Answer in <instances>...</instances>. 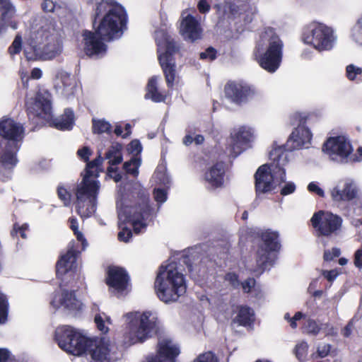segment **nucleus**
I'll return each mask as SVG.
<instances>
[{
    "label": "nucleus",
    "instance_id": "40",
    "mask_svg": "<svg viewBox=\"0 0 362 362\" xmlns=\"http://www.w3.org/2000/svg\"><path fill=\"white\" fill-rule=\"evenodd\" d=\"M351 38L356 44L362 46V14L351 28Z\"/></svg>",
    "mask_w": 362,
    "mask_h": 362
},
{
    "label": "nucleus",
    "instance_id": "24",
    "mask_svg": "<svg viewBox=\"0 0 362 362\" xmlns=\"http://www.w3.org/2000/svg\"><path fill=\"white\" fill-rule=\"evenodd\" d=\"M313 133L303 124H299L291 132L287 140V146L291 150L308 148L311 146Z\"/></svg>",
    "mask_w": 362,
    "mask_h": 362
},
{
    "label": "nucleus",
    "instance_id": "45",
    "mask_svg": "<svg viewBox=\"0 0 362 362\" xmlns=\"http://www.w3.org/2000/svg\"><path fill=\"white\" fill-rule=\"evenodd\" d=\"M308 345L305 341H301L296 344L295 348V354L299 361L305 358L308 354Z\"/></svg>",
    "mask_w": 362,
    "mask_h": 362
},
{
    "label": "nucleus",
    "instance_id": "63",
    "mask_svg": "<svg viewBox=\"0 0 362 362\" xmlns=\"http://www.w3.org/2000/svg\"><path fill=\"white\" fill-rule=\"evenodd\" d=\"M305 315L301 313V312H297L296 314L292 317L291 322L289 323L292 329H296L298 327L297 322L303 318H304Z\"/></svg>",
    "mask_w": 362,
    "mask_h": 362
},
{
    "label": "nucleus",
    "instance_id": "64",
    "mask_svg": "<svg viewBox=\"0 0 362 362\" xmlns=\"http://www.w3.org/2000/svg\"><path fill=\"white\" fill-rule=\"evenodd\" d=\"M330 351V345L327 344H322L317 348V353L320 357L324 358L328 355Z\"/></svg>",
    "mask_w": 362,
    "mask_h": 362
},
{
    "label": "nucleus",
    "instance_id": "9",
    "mask_svg": "<svg viewBox=\"0 0 362 362\" xmlns=\"http://www.w3.org/2000/svg\"><path fill=\"white\" fill-rule=\"evenodd\" d=\"M129 195L119 189L117 198V209L119 222L130 223L136 233L141 232L151 220V209L147 202L132 206Z\"/></svg>",
    "mask_w": 362,
    "mask_h": 362
},
{
    "label": "nucleus",
    "instance_id": "16",
    "mask_svg": "<svg viewBox=\"0 0 362 362\" xmlns=\"http://www.w3.org/2000/svg\"><path fill=\"white\" fill-rule=\"evenodd\" d=\"M49 305L53 310L61 309L69 313L81 312L84 308L82 301L76 298L74 291L62 288L53 293Z\"/></svg>",
    "mask_w": 362,
    "mask_h": 362
},
{
    "label": "nucleus",
    "instance_id": "54",
    "mask_svg": "<svg viewBox=\"0 0 362 362\" xmlns=\"http://www.w3.org/2000/svg\"><path fill=\"white\" fill-rule=\"evenodd\" d=\"M296 185L293 182H285L281 189V194L283 196L291 194L296 191Z\"/></svg>",
    "mask_w": 362,
    "mask_h": 362
},
{
    "label": "nucleus",
    "instance_id": "56",
    "mask_svg": "<svg viewBox=\"0 0 362 362\" xmlns=\"http://www.w3.org/2000/svg\"><path fill=\"white\" fill-rule=\"evenodd\" d=\"M216 50L212 47H209L204 52L200 53V58L208 61L214 60L216 55Z\"/></svg>",
    "mask_w": 362,
    "mask_h": 362
},
{
    "label": "nucleus",
    "instance_id": "61",
    "mask_svg": "<svg viewBox=\"0 0 362 362\" xmlns=\"http://www.w3.org/2000/svg\"><path fill=\"white\" fill-rule=\"evenodd\" d=\"M107 175L115 182H119L122 179V175L117 173V168H114L112 165L107 168Z\"/></svg>",
    "mask_w": 362,
    "mask_h": 362
},
{
    "label": "nucleus",
    "instance_id": "55",
    "mask_svg": "<svg viewBox=\"0 0 362 362\" xmlns=\"http://www.w3.org/2000/svg\"><path fill=\"white\" fill-rule=\"evenodd\" d=\"M132 238V232L129 228L126 227L122 228V230L118 233V239L120 241L128 242Z\"/></svg>",
    "mask_w": 362,
    "mask_h": 362
},
{
    "label": "nucleus",
    "instance_id": "50",
    "mask_svg": "<svg viewBox=\"0 0 362 362\" xmlns=\"http://www.w3.org/2000/svg\"><path fill=\"white\" fill-rule=\"evenodd\" d=\"M341 250L338 247H332L331 249L325 250L324 252L323 259L326 262L332 261L334 258L339 257Z\"/></svg>",
    "mask_w": 362,
    "mask_h": 362
},
{
    "label": "nucleus",
    "instance_id": "62",
    "mask_svg": "<svg viewBox=\"0 0 362 362\" xmlns=\"http://www.w3.org/2000/svg\"><path fill=\"white\" fill-rule=\"evenodd\" d=\"M354 262L356 267L362 269V247L355 252Z\"/></svg>",
    "mask_w": 362,
    "mask_h": 362
},
{
    "label": "nucleus",
    "instance_id": "43",
    "mask_svg": "<svg viewBox=\"0 0 362 362\" xmlns=\"http://www.w3.org/2000/svg\"><path fill=\"white\" fill-rule=\"evenodd\" d=\"M303 331L308 334H310L313 335H317L320 330V327L317 325V323L311 319H308L305 325L303 327Z\"/></svg>",
    "mask_w": 362,
    "mask_h": 362
},
{
    "label": "nucleus",
    "instance_id": "6",
    "mask_svg": "<svg viewBox=\"0 0 362 362\" xmlns=\"http://www.w3.org/2000/svg\"><path fill=\"white\" fill-rule=\"evenodd\" d=\"M23 124L11 117L0 119V168L10 171L18 163L17 153L25 136Z\"/></svg>",
    "mask_w": 362,
    "mask_h": 362
},
{
    "label": "nucleus",
    "instance_id": "34",
    "mask_svg": "<svg viewBox=\"0 0 362 362\" xmlns=\"http://www.w3.org/2000/svg\"><path fill=\"white\" fill-rule=\"evenodd\" d=\"M94 322L97 329L102 334L108 333L110 330L109 325L112 324V319L110 316L104 312H98L95 314Z\"/></svg>",
    "mask_w": 362,
    "mask_h": 362
},
{
    "label": "nucleus",
    "instance_id": "42",
    "mask_svg": "<svg viewBox=\"0 0 362 362\" xmlns=\"http://www.w3.org/2000/svg\"><path fill=\"white\" fill-rule=\"evenodd\" d=\"M69 223L70 228L73 230L77 240L81 243L83 250H84L86 247L88 245V243L83 234L78 230V223L77 219L76 218H71L69 219Z\"/></svg>",
    "mask_w": 362,
    "mask_h": 362
},
{
    "label": "nucleus",
    "instance_id": "49",
    "mask_svg": "<svg viewBox=\"0 0 362 362\" xmlns=\"http://www.w3.org/2000/svg\"><path fill=\"white\" fill-rule=\"evenodd\" d=\"M193 362H218V359L212 352L207 351L199 354Z\"/></svg>",
    "mask_w": 362,
    "mask_h": 362
},
{
    "label": "nucleus",
    "instance_id": "37",
    "mask_svg": "<svg viewBox=\"0 0 362 362\" xmlns=\"http://www.w3.org/2000/svg\"><path fill=\"white\" fill-rule=\"evenodd\" d=\"M111 128L110 122L104 119L93 118L92 119V129L94 134L108 133Z\"/></svg>",
    "mask_w": 362,
    "mask_h": 362
},
{
    "label": "nucleus",
    "instance_id": "1",
    "mask_svg": "<svg viewBox=\"0 0 362 362\" xmlns=\"http://www.w3.org/2000/svg\"><path fill=\"white\" fill-rule=\"evenodd\" d=\"M54 340L66 353L75 356H90V362H111L112 345L105 337H88L82 331L69 325L58 327Z\"/></svg>",
    "mask_w": 362,
    "mask_h": 362
},
{
    "label": "nucleus",
    "instance_id": "3",
    "mask_svg": "<svg viewBox=\"0 0 362 362\" xmlns=\"http://www.w3.org/2000/svg\"><path fill=\"white\" fill-rule=\"evenodd\" d=\"M127 23L124 8L115 0H101L95 4L93 25L100 37L107 41L120 38Z\"/></svg>",
    "mask_w": 362,
    "mask_h": 362
},
{
    "label": "nucleus",
    "instance_id": "47",
    "mask_svg": "<svg viewBox=\"0 0 362 362\" xmlns=\"http://www.w3.org/2000/svg\"><path fill=\"white\" fill-rule=\"evenodd\" d=\"M8 302L6 297L0 292V323H4L7 317Z\"/></svg>",
    "mask_w": 362,
    "mask_h": 362
},
{
    "label": "nucleus",
    "instance_id": "19",
    "mask_svg": "<svg viewBox=\"0 0 362 362\" xmlns=\"http://www.w3.org/2000/svg\"><path fill=\"white\" fill-rule=\"evenodd\" d=\"M255 131L249 126H239L234 128L230 133L232 146L230 153L237 156L243 151L250 148L255 139Z\"/></svg>",
    "mask_w": 362,
    "mask_h": 362
},
{
    "label": "nucleus",
    "instance_id": "28",
    "mask_svg": "<svg viewBox=\"0 0 362 362\" xmlns=\"http://www.w3.org/2000/svg\"><path fill=\"white\" fill-rule=\"evenodd\" d=\"M54 86L59 94L69 98L75 93L76 81L70 74L64 70H59L55 75Z\"/></svg>",
    "mask_w": 362,
    "mask_h": 362
},
{
    "label": "nucleus",
    "instance_id": "26",
    "mask_svg": "<svg viewBox=\"0 0 362 362\" xmlns=\"http://www.w3.org/2000/svg\"><path fill=\"white\" fill-rule=\"evenodd\" d=\"M128 276L126 272L119 267H110L107 272V284L115 294L122 296L128 288Z\"/></svg>",
    "mask_w": 362,
    "mask_h": 362
},
{
    "label": "nucleus",
    "instance_id": "27",
    "mask_svg": "<svg viewBox=\"0 0 362 362\" xmlns=\"http://www.w3.org/2000/svg\"><path fill=\"white\" fill-rule=\"evenodd\" d=\"M180 33L185 39L192 42L201 37L202 29L199 21L188 11L182 13Z\"/></svg>",
    "mask_w": 362,
    "mask_h": 362
},
{
    "label": "nucleus",
    "instance_id": "57",
    "mask_svg": "<svg viewBox=\"0 0 362 362\" xmlns=\"http://www.w3.org/2000/svg\"><path fill=\"white\" fill-rule=\"evenodd\" d=\"M362 161V146L357 148L356 152L350 154L348 163H359Z\"/></svg>",
    "mask_w": 362,
    "mask_h": 362
},
{
    "label": "nucleus",
    "instance_id": "11",
    "mask_svg": "<svg viewBox=\"0 0 362 362\" xmlns=\"http://www.w3.org/2000/svg\"><path fill=\"white\" fill-rule=\"evenodd\" d=\"M155 38L158 46V60L164 73L167 86L173 87L176 74V64L173 57L177 47L174 40L161 29L157 30Z\"/></svg>",
    "mask_w": 362,
    "mask_h": 362
},
{
    "label": "nucleus",
    "instance_id": "4",
    "mask_svg": "<svg viewBox=\"0 0 362 362\" xmlns=\"http://www.w3.org/2000/svg\"><path fill=\"white\" fill-rule=\"evenodd\" d=\"M27 40L34 52V55H30L27 50L25 51L28 59L51 60L62 51L59 32L51 21L42 20L39 24L33 25Z\"/></svg>",
    "mask_w": 362,
    "mask_h": 362
},
{
    "label": "nucleus",
    "instance_id": "8",
    "mask_svg": "<svg viewBox=\"0 0 362 362\" xmlns=\"http://www.w3.org/2000/svg\"><path fill=\"white\" fill-rule=\"evenodd\" d=\"M284 44L274 31L269 29L263 33L254 49L255 59L269 73H274L280 66Z\"/></svg>",
    "mask_w": 362,
    "mask_h": 362
},
{
    "label": "nucleus",
    "instance_id": "29",
    "mask_svg": "<svg viewBox=\"0 0 362 362\" xmlns=\"http://www.w3.org/2000/svg\"><path fill=\"white\" fill-rule=\"evenodd\" d=\"M225 168L223 163H216L210 167L204 173V180L212 188L223 186Z\"/></svg>",
    "mask_w": 362,
    "mask_h": 362
},
{
    "label": "nucleus",
    "instance_id": "20",
    "mask_svg": "<svg viewBox=\"0 0 362 362\" xmlns=\"http://www.w3.org/2000/svg\"><path fill=\"white\" fill-rule=\"evenodd\" d=\"M77 251L71 244L66 254L62 255L57 263V275L62 279V281H66L68 278L78 279L80 272L76 264Z\"/></svg>",
    "mask_w": 362,
    "mask_h": 362
},
{
    "label": "nucleus",
    "instance_id": "46",
    "mask_svg": "<svg viewBox=\"0 0 362 362\" xmlns=\"http://www.w3.org/2000/svg\"><path fill=\"white\" fill-rule=\"evenodd\" d=\"M22 49V37L18 33L16 35L11 45L9 47L8 52L11 55H15L21 52Z\"/></svg>",
    "mask_w": 362,
    "mask_h": 362
},
{
    "label": "nucleus",
    "instance_id": "5",
    "mask_svg": "<svg viewBox=\"0 0 362 362\" xmlns=\"http://www.w3.org/2000/svg\"><path fill=\"white\" fill-rule=\"evenodd\" d=\"M123 343L128 346L143 343L158 330L159 321L155 311L129 312L123 315Z\"/></svg>",
    "mask_w": 362,
    "mask_h": 362
},
{
    "label": "nucleus",
    "instance_id": "12",
    "mask_svg": "<svg viewBox=\"0 0 362 362\" xmlns=\"http://www.w3.org/2000/svg\"><path fill=\"white\" fill-rule=\"evenodd\" d=\"M262 245L257 252L256 266L252 272L256 275L261 274L272 265L270 252L276 251L280 247L279 233L276 231L267 230L262 233Z\"/></svg>",
    "mask_w": 362,
    "mask_h": 362
},
{
    "label": "nucleus",
    "instance_id": "60",
    "mask_svg": "<svg viewBox=\"0 0 362 362\" xmlns=\"http://www.w3.org/2000/svg\"><path fill=\"white\" fill-rule=\"evenodd\" d=\"M12 356V353L8 348L0 347V362H6Z\"/></svg>",
    "mask_w": 362,
    "mask_h": 362
},
{
    "label": "nucleus",
    "instance_id": "7",
    "mask_svg": "<svg viewBox=\"0 0 362 362\" xmlns=\"http://www.w3.org/2000/svg\"><path fill=\"white\" fill-rule=\"evenodd\" d=\"M154 285L158 298L165 303L177 301L187 290L185 278L175 262L160 267Z\"/></svg>",
    "mask_w": 362,
    "mask_h": 362
},
{
    "label": "nucleus",
    "instance_id": "21",
    "mask_svg": "<svg viewBox=\"0 0 362 362\" xmlns=\"http://www.w3.org/2000/svg\"><path fill=\"white\" fill-rule=\"evenodd\" d=\"M224 92L226 98L238 105L247 103L257 94L253 87L247 84L235 82L227 83L225 86Z\"/></svg>",
    "mask_w": 362,
    "mask_h": 362
},
{
    "label": "nucleus",
    "instance_id": "53",
    "mask_svg": "<svg viewBox=\"0 0 362 362\" xmlns=\"http://www.w3.org/2000/svg\"><path fill=\"white\" fill-rule=\"evenodd\" d=\"M225 281L234 288L240 286L238 276L234 273L227 274L225 276Z\"/></svg>",
    "mask_w": 362,
    "mask_h": 362
},
{
    "label": "nucleus",
    "instance_id": "33",
    "mask_svg": "<svg viewBox=\"0 0 362 362\" xmlns=\"http://www.w3.org/2000/svg\"><path fill=\"white\" fill-rule=\"evenodd\" d=\"M255 320L254 310L247 306L238 308V314L234 318V322L243 326L250 325Z\"/></svg>",
    "mask_w": 362,
    "mask_h": 362
},
{
    "label": "nucleus",
    "instance_id": "22",
    "mask_svg": "<svg viewBox=\"0 0 362 362\" xmlns=\"http://www.w3.org/2000/svg\"><path fill=\"white\" fill-rule=\"evenodd\" d=\"M180 353L177 344L170 339H163L158 341L156 354L148 356L143 362H174Z\"/></svg>",
    "mask_w": 362,
    "mask_h": 362
},
{
    "label": "nucleus",
    "instance_id": "25",
    "mask_svg": "<svg viewBox=\"0 0 362 362\" xmlns=\"http://www.w3.org/2000/svg\"><path fill=\"white\" fill-rule=\"evenodd\" d=\"M269 165L274 172L279 173V177L281 180H286L285 166L288 163V152L284 146L274 144L269 153Z\"/></svg>",
    "mask_w": 362,
    "mask_h": 362
},
{
    "label": "nucleus",
    "instance_id": "32",
    "mask_svg": "<svg viewBox=\"0 0 362 362\" xmlns=\"http://www.w3.org/2000/svg\"><path fill=\"white\" fill-rule=\"evenodd\" d=\"M1 13L0 16V33L6 31V22L16 16V8L10 0L4 1V4L0 7Z\"/></svg>",
    "mask_w": 362,
    "mask_h": 362
},
{
    "label": "nucleus",
    "instance_id": "13",
    "mask_svg": "<svg viewBox=\"0 0 362 362\" xmlns=\"http://www.w3.org/2000/svg\"><path fill=\"white\" fill-rule=\"evenodd\" d=\"M322 151L331 160L346 164L354 147L347 136L339 135L329 137L323 144Z\"/></svg>",
    "mask_w": 362,
    "mask_h": 362
},
{
    "label": "nucleus",
    "instance_id": "38",
    "mask_svg": "<svg viewBox=\"0 0 362 362\" xmlns=\"http://www.w3.org/2000/svg\"><path fill=\"white\" fill-rule=\"evenodd\" d=\"M346 76L351 81H360L362 79V67L353 64L347 65Z\"/></svg>",
    "mask_w": 362,
    "mask_h": 362
},
{
    "label": "nucleus",
    "instance_id": "35",
    "mask_svg": "<svg viewBox=\"0 0 362 362\" xmlns=\"http://www.w3.org/2000/svg\"><path fill=\"white\" fill-rule=\"evenodd\" d=\"M153 178L156 182L167 187H169L171 183L170 177L168 175L166 166L164 164H160L157 167Z\"/></svg>",
    "mask_w": 362,
    "mask_h": 362
},
{
    "label": "nucleus",
    "instance_id": "2",
    "mask_svg": "<svg viewBox=\"0 0 362 362\" xmlns=\"http://www.w3.org/2000/svg\"><path fill=\"white\" fill-rule=\"evenodd\" d=\"M122 146L119 143L112 144L105 154V159L110 165L122 161ZM101 150H98V156L86 165V175L76 189V211L82 218L90 217L96 210V198L100 188L96 177L102 171L100 165L104 158L101 156Z\"/></svg>",
    "mask_w": 362,
    "mask_h": 362
},
{
    "label": "nucleus",
    "instance_id": "59",
    "mask_svg": "<svg viewBox=\"0 0 362 362\" xmlns=\"http://www.w3.org/2000/svg\"><path fill=\"white\" fill-rule=\"evenodd\" d=\"M322 274L329 281H332L339 276V272L336 269L332 270H322Z\"/></svg>",
    "mask_w": 362,
    "mask_h": 362
},
{
    "label": "nucleus",
    "instance_id": "31",
    "mask_svg": "<svg viewBox=\"0 0 362 362\" xmlns=\"http://www.w3.org/2000/svg\"><path fill=\"white\" fill-rule=\"evenodd\" d=\"M75 123L74 112L70 109H66L64 113L59 117L52 121V125L59 130H71Z\"/></svg>",
    "mask_w": 362,
    "mask_h": 362
},
{
    "label": "nucleus",
    "instance_id": "41",
    "mask_svg": "<svg viewBox=\"0 0 362 362\" xmlns=\"http://www.w3.org/2000/svg\"><path fill=\"white\" fill-rule=\"evenodd\" d=\"M42 8L45 12H55L60 18L65 16L66 9L56 5L52 0H45L42 4Z\"/></svg>",
    "mask_w": 362,
    "mask_h": 362
},
{
    "label": "nucleus",
    "instance_id": "48",
    "mask_svg": "<svg viewBox=\"0 0 362 362\" xmlns=\"http://www.w3.org/2000/svg\"><path fill=\"white\" fill-rule=\"evenodd\" d=\"M153 197L158 204H162L165 202L168 199V192L166 189L155 188L153 190Z\"/></svg>",
    "mask_w": 362,
    "mask_h": 362
},
{
    "label": "nucleus",
    "instance_id": "18",
    "mask_svg": "<svg viewBox=\"0 0 362 362\" xmlns=\"http://www.w3.org/2000/svg\"><path fill=\"white\" fill-rule=\"evenodd\" d=\"M255 189L257 194L269 193L285 180L279 177V173L274 172L269 165L264 164L258 168L255 174Z\"/></svg>",
    "mask_w": 362,
    "mask_h": 362
},
{
    "label": "nucleus",
    "instance_id": "10",
    "mask_svg": "<svg viewBox=\"0 0 362 362\" xmlns=\"http://www.w3.org/2000/svg\"><path fill=\"white\" fill-rule=\"evenodd\" d=\"M302 41L319 52L332 50L337 41L334 29L324 23L312 22L302 31Z\"/></svg>",
    "mask_w": 362,
    "mask_h": 362
},
{
    "label": "nucleus",
    "instance_id": "30",
    "mask_svg": "<svg viewBox=\"0 0 362 362\" xmlns=\"http://www.w3.org/2000/svg\"><path fill=\"white\" fill-rule=\"evenodd\" d=\"M160 80V77L158 76H153L149 78L147 86H146V98L151 99L155 103L163 102L166 98L165 93L159 90L158 88V81Z\"/></svg>",
    "mask_w": 362,
    "mask_h": 362
},
{
    "label": "nucleus",
    "instance_id": "36",
    "mask_svg": "<svg viewBox=\"0 0 362 362\" xmlns=\"http://www.w3.org/2000/svg\"><path fill=\"white\" fill-rule=\"evenodd\" d=\"M240 285L245 293H251L257 298H262L264 296L261 287L256 285V281L253 278H248Z\"/></svg>",
    "mask_w": 362,
    "mask_h": 362
},
{
    "label": "nucleus",
    "instance_id": "52",
    "mask_svg": "<svg viewBox=\"0 0 362 362\" xmlns=\"http://www.w3.org/2000/svg\"><path fill=\"white\" fill-rule=\"evenodd\" d=\"M29 228L28 224L24 223L21 226H19L18 223H15L13 226V230L12 234L13 235H18V233L23 238H26L25 230H27Z\"/></svg>",
    "mask_w": 362,
    "mask_h": 362
},
{
    "label": "nucleus",
    "instance_id": "58",
    "mask_svg": "<svg viewBox=\"0 0 362 362\" xmlns=\"http://www.w3.org/2000/svg\"><path fill=\"white\" fill-rule=\"evenodd\" d=\"M308 189L310 192L315 193L320 197H324L325 195V193L322 189H321L318 185L314 182H310L308 185Z\"/></svg>",
    "mask_w": 362,
    "mask_h": 362
},
{
    "label": "nucleus",
    "instance_id": "51",
    "mask_svg": "<svg viewBox=\"0 0 362 362\" xmlns=\"http://www.w3.org/2000/svg\"><path fill=\"white\" fill-rule=\"evenodd\" d=\"M127 150L131 154L134 156V157H138V155L142 151V146L139 141L133 140L129 144Z\"/></svg>",
    "mask_w": 362,
    "mask_h": 362
},
{
    "label": "nucleus",
    "instance_id": "39",
    "mask_svg": "<svg viewBox=\"0 0 362 362\" xmlns=\"http://www.w3.org/2000/svg\"><path fill=\"white\" fill-rule=\"evenodd\" d=\"M141 163V159L139 157H132L129 161L124 163L123 168L127 173L136 177L139 175V168Z\"/></svg>",
    "mask_w": 362,
    "mask_h": 362
},
{
    "label": "nucleus",
    "instance_id": "17",
    "mask_svg": "<svg viewBox=\"0 0 362 362\" xmlns=\"http://www.w3.org/2000/svg\"><path fill=\"white\" fill-rule=\"evenodd\" d=\"M311 223L320 235L329 236L340 230L342 218L329 211H319L311 218Z\"/></svg>",
    "mask_w": 362,
    "mask_h": 362
},
{
    "label": "nucleus",
    "instance_id": "44",
    "mask_svg": "<svg viewBox=\"0 0 362 362\" xmlns=\"http://www.w3.org/2000/svg\"><path fill=\"white\" fill-rule=\"evenodd\" d=\"M59 198L64 202L65 206L71 203V194L70 191L64 186L59 185L57 189Z\"/></svg>",
    "mask_w": 362,
    "mask_h": 362
},
{
    "label": "nucleus",
    "instance_id": "15",
    "mask_svg": "<svg viewBox=\"0 0 362 362\" xmlns=\"http://www.w3.org/2000/svg\"><path fill=\"white\" fill-rule=\"evenodd\" d=\"M27 105L30 119L37 117L41 120L37 123L43 124L52 119L51 94L47 90H39L33 100L27 102Z\"/></svg>",
    "mask_w": 362,
    "mask_h": 362
},
{
    "label": "nucleus",
    "instance_id": "14",
    "mask_svg": "<svg viewBox=\"0 0 362 362\" xmlns=\"http://www.w3.org/2000/svg\"><path fill=\"white\" fill-rule=\"evenodd\" d=\"M331 199L337 204L349 203L358 197L359 187L357 181L351 177L339 180L329 189Z\"/></svg>",
    "mask_w": 362,
    "mask_h": 362
},
{
    "label": "nucleus",
    "instance_id": "23",
    "mask_svg": "<svg viewBox=\"0 0 362 362\" xmlns=\"http://www.w3.org/2000/svg\"><path fill=\"white\" fill-rule=\"evenodd\" d=\"M83 49L86 54L90 57H101L107 52V45L103 42V38L95 32L85 30L82 34Z\"/></svg>",
    "mask_w": 362,
    "mask_h": 362
}]
</instances>
